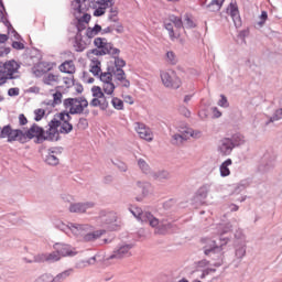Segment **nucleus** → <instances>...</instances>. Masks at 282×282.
<instances>
[{
	"mask_svg": "<svg viewBox=\"0 0 282 282\" xmlns=\"http://www.w3.org/2000/svg\"><path fill=\"white\" fill-rule=\"evenodd\" d=\"M237 227V221L234 219L229 223H223L219 225H216L213 230L214 235H217L215 238H205L203 241L205 243L204 246V252L205 254L209 257H215V254H218V261L214 263V265H221L224 263V253L221 250H224V246H227L230 239L228 237H224V235H228V232H232V228Z\"/></svg>",
	"mask_w": 282,
	"mask_h": 282,
	"instance_id": "1",
	"label": "nucleus"
},
{
	"mask_svg": "<svg viewBox=\"0 0 282 282\" xmlns=\"http://www.w3.org/2000/svg\"><path fill=\"white\" fill-rule=\"evenodd\" d=\"M55 227L58 230H62V232H65V235H73V237L80 239V241H84L85 243H94V241H98V239L107 232L104 229L94 230V226L88 224H65L63 221H57L55 223Z\"/></svg>",
	"mask_w": 282,
	"mask_h": 282,
	"instance_id": "2",
	"label": "nucleus"
},
{
	"mask_svg": "<svg viewBox=\"0 0 282 282\" xmlns=\"http://www.w3.org/2000/svg\"><path fill=\"white\" fill-rule=\"evenodd\" d=\"M130 213L142 224H149L152 228H156L158 235H169V232H175V225L169 220H159L151 213L143 212L140 207H131Z\"/></svg>",
	"mask_w": 282,
	"mask_h": 282,
	"instance_id": "3",
	"label": "nucleus"
},
{
	"mask_svg": "<svg viewBox=\"0 0 282 282\" xmlns=\"http://www.w3.org/2000/svg\"><path fill=\"white\" fill-rule=\"evenodd\" d=\"M63 107L65 109L64 112L68 113V116H83L87 111V107H89V101L83 96L66 98L63 100Z\"/></svg>",
	"mask_w": 282,
	"mask_h": 282,
	"instance_id": "4",
	"label": "nucleus"
},
{
	"mask_svg": "<svg viewBox=\"0 0 282 282\" xmlns=\"http://www.w3.org/2000/svg\"><path fill=\"white\" fill-rule=\"evenodd\" d=\"M19 69H21V64L14 59L0 62V87L6 85L8 80L19 78Z\"/></svg>",
	"mask_w": 282,
	"mask_h": 282,
	"instance_id": "5",
	"label": "nucleus"
},
{
	"mask_svg": "<svg viewBox=\"0 0 282 282\" xmlns=\"http://www.w3.org/2000/svg\"><path fill=\"white\" fill-rule=\"evenodd\" d=\"M95 50L89 51L94 56H120V50L113 47V44L105 37H95L94 40Z\"/></svg>",
	"mask_w": 282,
	"mask_h": 282,
	"instance_id": "6",
	"label": "nucleus"
},
{
	"mask_svg": "<svg viewBox=\"0 0 282 282\" xmlns=\"http://www.w3.org/2000/svg\"><path fill=\"white\" fill-rule=\"evenodd\" d=\"M36 144H43L45 142V130L39 127V124L34 123L30 129H20V142L25 144V142H30V140H34Z\"/></svg>",
	"mask_w": 282,
	"mask_h": 282,
	"instance_id": "7",
	"label": "nucleus"
},
{
	"mask_svg": "<svg viewBox=\"0 0 282 282\" xmlns=\"http://www.w3.org/2000/svg\"><path fill=\"white\" fill-rule=\"evenodd\" d=\"M164 28L167 30L170 39L175 41V39H180V31L177 30L184 28V22L182 18L177 15H170L169 19L164 21Z\"/></svg>",
	"mask_w": 282,
	"mask_h": 282,
	"instance_id": "8",
	"label": "nucleus"
},
{
	"mask_svg": "<svg viewBox=\"0 0 282 282\" xmlns=\"http://www.w3.org/2000/svg\"><path fill=\"white\" fill-rule=\"evenodd\" d=\"M162 84L167 89H180L182 87V79L178 78L177 73L175 70H162L160 73Z\"/></svg>",
	"mask_w": 282,
	"mask_h": 282,
	"instance_id": "9",
	"label": "nucleus"
},
{
	"mask_svg": "<svg viewBox=\"0 0 282 282\" xmlns=\"http://www.w3.org/2000/svg\"><path fill=\"white\" fill-rule=\"evenodd\" d=\"M99 80L102 83V91L106 96H113L116 91V84H113V74L111 68H108V72H101L98 76Z\"/></svg>",
	"mask_w": 282,
	"mask_h": 282,
	"instance_id": "10",
	"label": "nucleus"
},
{
	"mask_svg": "<svg viewBox=\"0 0 282 282\" xmlns=\"http://www.w3.org/2000/svg\"><path fill=\"white\" fill-rule=\"evenodd\" d=\"M88 3H89V0L86 1V8L79 12H76L74 8L70 6V10L74 17L77 19V24H76L77 32H79L80 34H83L84 30H87V24L89 23V21H91V15L85 13L87 12Z\"/></svg>",
	"mask_w": 282,
	"mask_h": 282,
	"instance_id": "11",
	"label": "nucleus"
},
{
	"mask_svg": "<svg viewBox=\"0 0 282 282\" xmlns=\"http://www.w3.org/2000/svg\"><path fill=\"white\" fill-rule=\"evenodd\" d=\"M55 119H57L59 123V133L67 134L74 131V126L69 123V120H72L69 112H59L56 115Z\"/></svg>",
	"mask_w": 282,
	"mask_h": 282,
	"instance_id": "12",
	"label": "nucleus"
},
{
	"mask_svg": "<svg viewBox=\"0 0 282 282\" xmlns=\"http://www.w3.org/2000/svg\"><path fill=\"white\" fill-rule=\"evenodd\" d=\"M59 127L61 123L57 119L51 120V122H48V129L46 132H44L45 140L51 142H58V140H61V130H58Z\"/></svg>",
	"mask_w": 282,
	"mask_h": 282,
	"instance_id": "13",
	"label": "nucleus"
},
{
	"mask_svg": "<svg viewBox=\"0 0 282 282\" xmlns=\"http://www.w3.org/2000/svg\"><path fill=\"white\" fill-rule=\"evenodd\" d=\"M1 139H8V142H21V129H12L10 126H4L0 131Z\"/></svg>",
	"mask_w": 282,
	"mask_h": 282,
	"instance_id": "14",
	"label": "nucleus"
},
{
	"mask_svg": "<svg viewBox=\"0 0 282 282\" xmlns=\"http://www.w3.org/2000/svg\"><path fill=\"white\" fill-rule=\"evenodd\" d=\"M91 44V41L87 39V35L84 36L83 33L77 32L73 39V47L75 52H85L87 47Z\"/></svg>",
	"mask_w": 282,
	"mask_h": 282,
	"instance_id": "15",
	"label": "nucleus"
},
{
	"mask_svg": "<svg viewBox=\"0 0 282 282\" xmlns=\"http://www.w3.org/2000/svg\"><path fill=\"white\" fill-rule=\"evenodd\" d=\"M132 249L133 245H121L113 250L112 254L108 259H127L133 254L131 252Z\"/></svg>",
	"mask_w": 282,
	"mask_h": 282,
	"instance_id": "16",
	"label": "nucleus"
},
{
	"mask_svg": "<svg viewBox=\"0 0 282 282\" xmlns=\"http://www.w3.org/2000/svg\"><path fill=\"white\" fill-rule=\"evenodd\" d=\"M111 6H116V0H99L94 4V17H104L107 10L111 8Z\"/></svg>",
	"mask_w": 282,
	"mask_h": 282,
	"instance_id": "17",
	"label": "nucleus"
},
{
	"mask_svg": "<svg viewBox=\"0 0 282 282\" xmlns=\"http://www.w3.org/2000/svg\"><path fill=\"white\" fill-rule=\"evenodd\" d=\"M134 131L138 133L141 140H145L147 142H153V131H151V128L147 127V124L135 122Z\"/></svg>",
	"mask_w": 282,
	"mask_h": 282,
	"instance_id": "18",
	"label": "nucleus"
},
{
	"mask_svg": "<svg viewBox=\"0 0 282 282\" xmlns=\"http://www.w3.org/2000/svg\"><path fill=\"white\" fill-rule=\"evenodd\" d=\"M61 253L57 250L51 253H39L34 256L35 263H44V261L47 263H56V261H61Z\"/></svg>",
	"mask_w": 282,
	"mask_h": 282,
	"instance_id": "19",
	"label": "nucleus"
},
{
	"mask_svg": "<svg viewBox=\"0 0 282 282\" xmlns=\"http://www.w3.org/2000/svg\"><path fill=\"white\" fill-rule=\"evenodd\" d=\"M53 248L59 252V257L62 259L63 257H76V254H78V250L70 245L57 242L53 246Z\"/></svg>",
	"mask_w": 282,
	"mask_h": 282,
	"instance_id": "20",
	"label": "nucleus"
},
{
	"mask_svg": "<svg viewBox=\"0 0 282 282\" xmlns=\"http://www.w3.org/2000/svg\"><path fill=\"white\" fill-rule=\"evenodd\" d=\"M96 206L94 202H84V203H72L68 207L69 213H76L78 215H83L87 213V210H91Z\"/></svg>",
	"mask_w": 282,
	"mask_h": 282,
	"instance_id": "21",
	"label": "nucleus"
},
{
	"mask_svg": "<svg viewBox=\"0 0 282 282\" xmlns=\"http://www.w3.org/2000/svg\"><path fill=\"white\" fill-rule=\"evenodd\" d=\"M234 149L235 148L230 138H223L217 144V152L219 153V155H223L225 158L230 155Z\"/></svg>",
	"mask_w": 282,
	"mask_h": 282,
	"instance_id": "22",
	"label": "nucleus"
},
{
	"mask_svg": "<svg viewBox=\"0 0 282 282\" xmlns=\"http://www.w3.org/2000/svg\"><path fill=\"white\" fill-rule=\"evenodd\" d=\"M52 69H54V63L40 62L33 67L32 70L36 78H41V76H44V74H47V72H52Z\"/></svg>",
	"mask_w": 282,
	"mask_h": 282,
	"instance_id": "23",
	"label": "nucleus"
},
{
	"mask_svg": "<svg viewBox=\"0 0 282 282\" xmlns=\"http://www.w3.org/2000/svg\"><path fill=\"white\" fill-rule=\"evenodd\" d=\"M112 76L115 78V80H117V83H119V85L121 87H126L128 89V87H131V82H129V79H127V74L124 73V69L122 68H110Z\"/></svg>",
	"mask_w": 282,
	"mask_h": 282,
	"instance_id": "24",
	"label": "nucleus"
},
{
	"mask_svg": "<svg viewBox=\"0 0 282 282\" xmlns=\"http://www.w3.org/2000/svg\"><path fill=\"white\" fill-rule=\"evenodd\" d=\"M87 57L90 61L89 64V72L93 74V76H99V74H102L100 59L98 58V55H94V53H87Z\"/></svg>",
	"mask_w": 282,
	"mask_h": 282,
	"instance_id": "25",
	"label": "nucleus"
},
{
	"mask_svg": "<svg viewBox=\"0 0 282 282\" xmlns=\"http://www.w3.org/2000/svg\"><path fill=\"white\" fill-rule=\"evenodd\" d=\"M98 261H100V254L97 253L87 260H79L78 262H76L75 268H77V270H83L85 268L96 265Z\"/></svg>",
	"mask_w": 282,
	"mask_h": 282,
	"instance_id": "26",
	"label": "nucleus"
},
{
	"mask_svg": "<svg viewBox=\"0 0 282 282\" xmlns=\"http://www.w3.org/2000/svg\"><path fill=\"white\" fill-rule=\"evenodd\" d=\"M99 217L104 224H116L118 221V214L116 212L101 210Z\"/></svg>",
	"mask_w": 282,
	"mask_h": 282,
	"instance_id": "27",
	"label": "nucleus"
},
{
	"mask_svg": "<svg viewBox=\"0 0 282 282\" xmlns=\"http://www.w3.org/2000/svg\"><path fill=\"white\" fill-rule=\"evenodd\" d=\"M171 133V143L175 147H180L181 144H184L186 142V139L182 135L180 132H173V129L170 128Z\"/></svg>",
	"mask_w": 282,
	"mask_h": 282,
	"instance_id": "28",
	"label": "nucleus"
},
{
	"mask_svg": "<svg viewBox=\"0 0 282 282\" xmlns=\"http://www.w3.org/2000/svg\"><path fill=\"white\" fill-rule=\"evenodd\" d=\"M230 166H232V159H227L220 164L219 171L221 177H228L230 175Z\"/></svg>",
	"mask_w": 282,
	"mask_h": 282,
	"instance_id": "29",
	"label": "nucleus"
},
{
	"mask_svg": "<svg viewBox=\"0 0 282 282\" xmlns=\"http://www.w3.org/2000/svg\"><path fill=\"white\" fill-rule=\"evenodd\" d=\"M46 164L50 166H58V163L61 162L58 156H56V151L55 150H48V153L45 158Z\"/></svg>",
	"mask_w": 282,
	"mask_h": 282,
	"instance_id": "30",
	"label": "nucleus"
},
{
	"mask_svg": "<svg viewBox=\"0 0 282 282\" xmlns=\"http://www.w3.org/2000/svg\"><path fill=\"white\" fill-rule=\"evenodd\" d=\"M150 175L151 177H153V180H158V182H164V180H171V173H169V171L166 170L152 172V174Z\"/></svg>",
	"mask_w": 282,
	"mask_h": 282,
	"instance_id": "31",
	"label": "nucleus"
},
{
	"mask_svg": "<svg viewBox=\"0 0 282 282\" xmlns=\"http://www.w3.org/2000/svg\"><path fill=\"white\" fill-rule=\"evenodd\" d=\"M9 34L11 39H14V41L12 42L13 50H25V44H23L22 42H18L21 39V35H19V33L12 30Z\"/></svg>",
	"mask_w": 282,
	"mask_h": 282,
	"instance_id": "32",
	"label": "nucleus"
},
{
	"mask_svg": "<svg viewBox=\"0 0 282 282\" xmlns=\"http://www.w3.org/2000/svg\"><path fill=\"white\" fill-rule=\"evenodd\" d=\"M102 32V26L100 24H95L94 28H88L85 32L86 37L88 41H91V39H95V36H98Z\"/></svg>",
	"mask_w": 282,
	"mask_h": 282,
	"instance_id": "33",
	"label": "nucleus"
},
{
	"mask_svg": "<svg viewBox=\"0 0 282 282\" xmlns=\"http://www.w3.org/2000/svg\"><path fill=\"white\" fill-rule=\"evenodd\" d=\"M230 141H231L234 149H236L237 147H243V144H246V137L241 133H235L230 138Z\"/></svg>",
	"mask_w": 282,
	"mask_h": 282,
	"instance_id": "34",
	"label": "nucleus"
},
{
	"mask_svg": "<svg viewBox=\"0 0 282 282\" xmlns=\"http://www.w3.org/2000/svg\"><path fill=\"white\" fill-rule=\"evenodd\" d=\"M59 72L64 74H74L76 72V66L74 65V61H66L59 66Z\"/></svg>",
	"mask_w": 282,
	"mask_h": 282,
	"instance_id": "35",
	"label": "nucleus"
},
{
	"mask_svg": "<svg viewBox=\"0 0 282 282\" xmlns=\"http://www.w3.org/2000/svg\"><path fill=\"white\" fill-rule=\"evenodd\" d=\"M228 12L235 23H239L240 17H239V8L237 7V3L231 2L228 7Z\"/></svg>",
	"mask_w": 282,
	"mask_h": 282,
	"instance_id": "36",
	"label": "nucleus"
},
{
	"mask_svg": "<svg viewBox=\"0 0 282 282\" xmlns=\"http://www.w3.org/2000/svg\"><path fill=\"white\" fill-rule=\"evenodd\" d=\"M137 164H138V167L140 169V171H142L144 173V175H151L153 173V171L151 170V166L149 165L147 160L138 159Z\"/></svg>",
	"mask_w": 282,
	"mask_h": 282,
	"instance_id": "37",
	"label": "nucleus"
},
{
	"mask_svg": "<svg viewBox=\"0 0 282 282\" xmlns=\"http://www.w3.org/2000/svg\"><path fill=\"white\" fill-rule=\"evenodd\" d=\"M74 274V269H67L54 276V282H63Z\"/></svg>",
	"mask_w": 282,
	"mask_h": 282,
	"instance_id": "38",
	"label": "nucleus"
},
{
	"mask_svg": "<svg viewBox=\"0 0 282 282\" xmlns=\"http://www.w3.org/2000/svg\"><path fill=\"white\" fill-rule=\"evenodd\" d=\"M109 13H108V21H110L111 23H118L119 19H118V7H116L115 4L109 7Z\"/></svg>",
	"mask_w": 282,
	"mask_h": 282,
	"instance_id": "39",
	"label": "nucleus"
},
{
	"mask_svg": "<svg viewBox=\"0 0 282 282\" xmlns=\"http://www.w3.org/2000/svg\"><path fill=\"white\" fill-rule=\"evenodd\" d=\"M72 7L75 12H83L87 8V0H73Z\"/></svg>",
	"mask_w": 282,
	"mask_h": 282,
	"instance_id": "40",
	"label": "nucleus"
},
{
	"mask_svg": "<svg viewBox=\"0 0 282 282\" xmlns=\"http://www.w3.org/2000/svg\"><path fill=\"white\" fill-rule=\"evenodd\" d=\"M177 55L173 51H167L165 54V62L167 65H177L178 63Z\"/></svg>",
	"mask_w": 282,
	"mask_h": 282,
	"instance_id": "41",
	"label": "nucleus"
},
{
	"mask_svg": "<svg viewBox=\"0 0 282 282\" xmlns=\"http://www.w3.org/2000/svg\"><path fill=\"white\" fill-rule=\"evenodd\" d=\"M208 193H210V185L205 184L198 188L196 195L197 197H200V199H206L208 197Z\"/></svg>",
	"mask_w": 282,
	"mask_h": 282,
	"instance_id": "42",
	"label": "nucleus"
},
{
	"mask_svg": "<svg viewBox=\"0 0 282 282\" xmlns=\"http://www.w3.org/2000/svg\"><path fill=\"white\" fill-rule=\"evenodd\" d=\"M178 133H181V135H183V139L186 140H191V131L193 128H188L186 126H180L176 128Z\"/></svg>",
	"mask_w": 282,
	"mask_h": 282,
	"instance_id": "43",
	"label": "nucleus"
},
{
	"mask_svg": "<svg viewBox=\"0 0 282 282\" xmlns=\"http://www.w3.org/2000/svg\"><path fill=\"white\" fill-rule=\"evenodd\" d=\"M43 83L44 85H54V83H58V75L50 73L43 77Z\"/></svg>",
	"mask_w": 282,
	"mask_h": 282,
	"instance_id": "44",
	"label": "nucleus"
},
{
	"mask_svg": "<svg viewBox=\"0 0 282 282\" xmlns=\"http://www.w3.org/2000/svg\"><path fill=\"white\" fill-rule=\"evenodd\" d=\"M137 187L142 189V195H149V191H151V183L149 182H137Z\"/></svg>",
	"mask_w": 282,
	"mask_h": 282,
	"instance_id": "45",
	"label": "nucleus"
},
{
	"mask_svg": "<svg viewBox=\"0 0 282 282\" xmlns=\"http://www.w3.org/2000/svg\"><path fill=\"white\" fill-rule=\"evenodd\" d=\"M111 105L113 109H117V111H122V109H124V101L118 97H113L111 99Z\"/></svg>",
	"mask_w": 282,
	"mask_h": 282,
	"instance_id": "46",
	"label": "nucleus"
},
{
	"mask_svg": "<svg viewBox=\"0 0 282 282\" xmlns=\"http://www.w3.org/2000/svg\"><path fill=\"white\" fill-rule=\"evenodd\" d=\"M115 59V67L112 69H122L127 65V62L124 59L120 58L119 55H111Z\"/></svg>",
	"mask_w": 282,
	"mask_h": 282,
	"instance_id": "47",
	"label": "nucleus"
},
{
	"mask_svg": "<svg viewBox=\"0 0 282 282\" xmlns=\"http://www.w3.org/2000/svg\"><path fill=\"white\" fill-rule=\"evenodd\" d=\"M278 120H282V108H279L274 111V113L272 115V117H270L267 124H270V122H278Z\"/></svg>",
	"mask_w": 282,
	"mask_h": 282,
	"instance_id": "48",
	"label": "nucleus"
},
{
	"mask_svg": "<svg viewBox=\"0 0 282 282\" xmlns=\"http://www.w3.org/2000/svg\"><path fill=\"white\" fill-rule=\"evenodd\" d=\"M91 94H93L94 98H104L105 90H102V88L100 86H94L91 88Z\"/></svg>",
	"mask_w": 282,
	"mask_h": 282,
	"instance_id": "49",
	"label": "nucleus"
},
{
	"mask_svg": "<svg viewBox=\"0 0 282 282\" xmlns=\"http://www.w3.org/2000/svg\"><path fill=\"white\" fill-rule=\"evenodd\" d=\"M236 257L237 259H243L246 257V245L240 243V246L236 248Z\"/></svg>",
	"mask_w": 282,
	"mask_h": 282,
	"instance_id": "50",
	"label": "nucleus"
},
{
	"mask_svg": "<svg viewBox=\"0 0 282 282\" xmlns=\"http://www.w3.org/2000/svg\"><path fill=\"white\" fill-rule=\"evenodd\" d=\"M183 28H186L187 30L195 28V22H193V19H191V17L185 15L183 21Z\"/></svg>",
	"mask_w": 282,
	"mask_h": 282,
	"instance_id": "51",
	"label": "nucleus"
},
{
	"mask_svg": "<svg viewBox=\"0 0 282 282\" xmlns=\"http://www.w3.org/2000/svg\"><path fill=\"white\" fill-rule=\"evenodd\" d=\"M77 129H79L80 131H85V129H87V127H89V122L87 121L86 118H79L77 124H76Z\"/></svg>",
	"mask_w": 282,
	"mask_h": 282,
	"instance_id": "52",
	"label": "nucleus"
},
{
	"mask_svg": "<svg viewBox=\"0 0 282 282\" xmlns=\"http://www.w3.org/2000/svg\"><path fill=\"white\" fill-rule=\"evenodd\" d=\"M218 107H223V109H228L230 104L228 102V98L226 96L220 95V99L218 100Z\"/></svg>",
	"mask_w": 282,
	"mask_h": 282,
	"instance_id": "53",
	"label": "nucleus"
},
{
	"mask_svg": "<svg viewBox=\"0 0 282 282\" xmlns=\"http://www.w3.org/2000/svg\"><path fill=\"white\" fill-rule=\"evenodd\" d=\"M226 0H213L210 2V4L208 6V8H214L212 10H220L221 9V6H224V2Z\"/></svg>",
	"mask_w": 282,
	"mask_h": 282,
	"instance_id": "54",
	"label": "nucleus"
},
{
	"mask_svg": "<svg viewBox=\"0 0 282 282\" xmlns=\"http://www.w3.org/2000/svg\"><path fill=\"white\" fill-rule=\"evenodd\" d=\"M235 238L237 239L238 243H243V246H246V235H243L242 230L236 231Z\"/></svg>",
	"mask_w": 282,
	"mask_h": 282,
	"instance_id": "55",
	"label": "nucleus"
},
{
	"mask_svg": "<svg viewBox=\"0 0 282 282\" xmlns=\"http://www.w3.org/2000/svg\"><path fill=\"white\" fill-rule=\"evenodd\" d=\"M34 120L36 122L43 120V116H45V110L44 109H35L34 110Z\"/></svg>",
	"mask_w": 282,
	"mask_h": 282,
	"instance_id": "56",
	"label": "nucleus"
},
{
	"mask_svg": "<svg viewBox=\"0 0 282 282\" xmlns=\"http://www.w3.org/2000/svg\"><path fill=\"white\" fill-rule=\"evenodd\" d=\"M109 107V101H107V97H99V108L105 111Z\"/></svg>",
	"mask_w": 282,
	"mask_h": 282,
	"instance_id": "57",
	"label": "nucleus"
},
{
	"mask_svg": "<svg viewBox=\"0 0 282 282\" xmlns=\"http://www.w3.org/2000/svg\"><path fill=\"white\" fill-rule=\"evenodd\" d=\"M203 133L199 130H194L192 128L189 138H193V140H199L202 138Z\"/></svg>",
	"mask_w": 282,
	"mask_h": 282,
	"instance_id": "58",
	"label": "nucleus"
},
{
	"mask_svg": "<svg viewBox=\"0 0 282 282\" xmlns=\"http://www.w3.org/2000/svg\"><path fill=\"white\" fill-rule=\"evenodd\" d=\"M53 100L55 105H61L63 100V94L61 91H57L53 95Z\"/></svg>",
	"mask_w": 282,
	"mask_h": 282,
	"instance_id": "59",
	"label": "nucleus"
},
{
	"mask_svg": "<svg viewBox=\"0 0 282 282\" xmlns=\"http://www.w3.org/2000/svg\"><path fill=\"white\" fill-rule=\"evenodd\" d=\"M39 281H42V282H54V275L50 274V273H46V274H43Z\"/></svg>",
	"mask_w": 282,
	"mask_h": 282,
	"instance_id": "60",
	"label": "nucleus"
},
{
	"mask_svg": "<svg viewBox=\"0 0 282 282\" xmlns=\"http://www.w3.org/2000/svg\"><path fill=\"white\" fill-rule=\"evenodd\" d=\"M10 53V47H7L6 44H0V56H8Z\"/></svg>",
	"mask_w": 282,
	"mask_h": 282,
	"instance_id": "61",
	"label": "nucleus"
},
{
	"mask_svg": "<svg viewBox=\"0 0 282 282\" xmlns=\"http://www.w3.org/2000/svg\"><path fill=\"white\" fill-rule=\"evenodd\" d=\"M19 94H21V90L19 88H10L8 90V96H10L11 98L14 96H19Z\"/></svg>",
	"mask_w": 282,
	"mask_h": 282,
	"instance_id": "62",
	"label": "nucleus"
},
{
	"mask_svg": "<svg viewBox=\"0 0 282 282\" xmlns=\"http://www.w3.org/2000/svg\"><path fill=\"white\" fill-rule=\"evenodd\" d=\"M61 199H63V202H66V203H72V200L74 199V196L69 195V194H62L61 195Z\"/></svg>",
	"mask_w": 282,
	"mask_h": 282,
	"instance_id": "63",
	"label": "nucleus"
},
{
	"mask_svg": "<svg viewBox=\"0 0 282 282\" xmlns=\"http://www.w3.org/2000/svg\"><path fill=\"white\" fill-rule=\"evenodd\" d=\"M19 124H21L22 127H24V124H28V118L25 117V115L19 116Z\"/></svg>",
	"mask_w": 282,
	"mask_h": 282,
	"instance_id": "64",
	"label": "nucleus"
}]
</instances>
